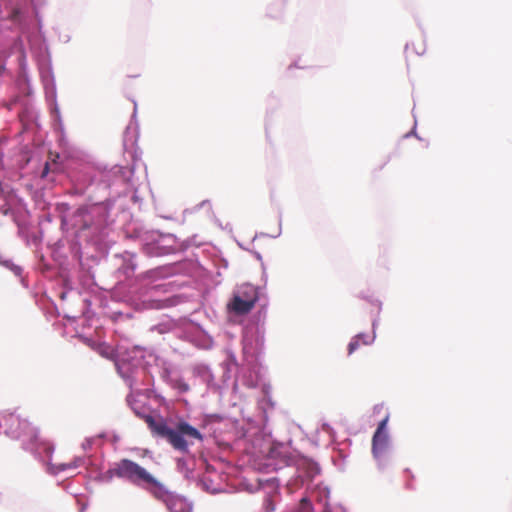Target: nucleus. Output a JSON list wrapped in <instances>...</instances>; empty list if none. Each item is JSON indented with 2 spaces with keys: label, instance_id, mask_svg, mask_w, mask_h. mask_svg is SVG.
Wrapping results in <instances>:
<instances>
[{
  "label": "nucleus",
  "instance_id": "37",
  "mask_svg": "<svg viewBox=\"0 0 512 512\" xmlns=\"http://www.w3.org/2000/svg\"><path fill=\"white\" fill-rule=\"evenodd\" d=\"M96 438L95 437H87L84 439V441L81 444V447L83 450L87 451L92 448V446L95 443Z\"/></svg>",
  "mask_w": 512,
  "mask_h": 512
},
{
  "label": "nucleus",
  "instance_id": "48",
  "mask_svg": "<svg viewBox=\"0 0 512 512\" xmlns=\"http://www.w3.org/2000/svg\"><path fill=\"white\" fill-rule=\"evenodd\" d=\"M227 228H229L230 230L232 229V228H231V225H230L229 223H228V224H226L225 229H227Z\"/></svg>",
  "mask_w": 512,
  "mask_h": 512
},
{
  "label": "nucleus",
  "instance_id": "41",
  "mask_svg": "<svg viewBox=\"0 0 512 512\" xmlns=\"http://www.w3.org/2000/svg\"><path fill=\"white\" fill-rule=\"evenodd\" d=\"M205 205H210V201L209 200H203L201 203L196 205V208L199 209V208L204 207Z\"/></svg>",
  "mask_w": 512,
  "mask_h": 512
},
{
  "label": "nucleus",
  "instance_id": "39",
  "mask_svg": "<svg viewBox=\"0 0 512 512\" xmlns=\"http://www.w3.org/2000/svg\"><path fill=\"white\" fill-rule=\"evenodd\" d=\"M239 246H240L241 248H243V249H244V247H243L241 244H239ZM245 250H248V251H249V249H248V248H245ZM250 252L253 254V256H254V257H255L259 262H261L262 267H264L263 258H262L261 253H260V252H258V251H255V250H250Z\"/></svg>",
  "mask_w": 512,
  "mask_h": 512
},
{
  "label": "nucleus",
  "instance_id": "26",
  "mask_svg": "<svg viewBox=\"0 0 512 512\" xmlns=\"http://www.w3.org/2000/svg\"><path fill=\"white\" fill-rule=\"evenodd\" d=\"M26 225L28 228L27 231L24 234H22L18 231L19 235L26 240L28 245H34V246L39 245L41 243L42 237H43L42 230H40L38 232L32 231L31 226L29 225V222H28V217L26 218Z\"/></svg>",
  "mask_w": 512,
  "mask_h": 512
},
{
  "label": "nucleus",
  "instance_id": "14",
  "mask_svg": "<svg viewBox=\"0 0 512 512\" xmlns=\"http://www.w3.org/2000/svg\"><path fill=\"white\" fill-rule=\"evenodd\" d=\"M27 10L11 0H0V28H24L27 23Z\"/></svg>",
  "mask_w": 512,
  "mask_h": 512
},
{
  "label": "nucleus",
  "instance_id": "44",
  "mask_svg": "<svg viewBox=\"0 0 512 512\" xmlns=\"http://www.w3.org/2000/svg\"><path fill=\"white\" fill-rule=\"evenodd\" d=\"M323 429L326 430V431H329L331 429L330 425L327 424V423H324L323 424Z\"/></svg>",
  "mask_w": 512,
  "mask_h": 512
},
{
  "label": "nucleus",
  "instance_id": "28",
  "mask_svg": "<svg viewBox=\"0 0 512 512\" xmlns=\"http://www.w3.org/2000/svg\"><path fill=\"white\" fill-rule=\"evenodd\" d=\"M0 266L6 268L11 271L16 277H21L23 273V269L21 266L15 264L12 259L6 258L4 255L0 253Z\"/></svg>",
  "mask_w": 512,
  "mask_h": 512
},
{
  "label": "nucleus",
  "instance_id": "46",
  "mask_svg": "<svg viewBox=\"0 0 512 512\" xmlns=\"http://www.w3.org/2000/svg\"><path fill=\"white\" fill-rule=\"evenodd\" d=\"M49 269H50L49 265L44 263L43 264V270H49Z\"/></svg>",
  "mask_w": 512,
  "mask_h": 512
},
{
  "label": "nucleus",
  "instance_id": "32",
  "mask_svg": "<svg viewBox=\"0 0 512 512\" xmlns=\"http://www.w3.org/2000/svg\"><path fill=\"white\" fill-rule=\"evenodd\" d=\"M88 477L98 483H104V474L101 469L94 463V466L89 470Z\"/></svg>",
  "mask_w": 512,
  "mask_h": 512
},
{
  "label": "nucleus",
  "instance_id": "18",
  "mask_svg": "<svg viewBox=\"0 0 512 512\" xmlns=\"http://www.w3.org/2000/svg\"><path fill=\"white\" fill-rule=\"evenodd\" d=\"M225 419V416L219 413L204 414L199 426L211 437L217 438L222 433L221 425Z\"/></svg>",
  "mask_w": 512,
  "mask_h": 512
},
{
  "label": "nucleus",
  "instance_id": "8",
  "mask_svg": "<svg viewBox=\"0 0 512 512\" xmlns=\"http://www.w3.org/2000/svg\"><path fill=\"white\" fill-rule=\"evenodd\" d=\"M150 355H157V353L154 349L136 347L115 361L118 374L130 389L154 382V376L150 371L154 363L150 360Z\"/></svg>",
  "mask_w": 512,
  "mask_h": 512
},
{
  "label": "nucleus",
  "instance_id": "23",
  "mask_svg": "<svg viewBox=\"0 0 512 512\" xmlns=\"http://www.w3.org/2000/svg\"><path fill=\"white\" fill-rule=\"evenodd\" d=\"M40 453L42 459L37 460L45 465L47 473L55 476L58 475L60 472H64L68 469H71L70 463L53 464L51 462L54 451L51 453V455H48V453L44 449H40Z\"/></svg>",
  "mask_w": 512,
  "mask_h": 512
},
{
  "label": "nucleus",
  "instance_id": "34",
  "mask_svg": "<svg viewBox=\"0 0 512 512\" xmlns=\"http://www.w3.org/2000/svg\"><path fill=\"white\" fill-rule=\"evenodd\" d=\"M222 365L230 367V368L234 369L235 371H239V364H238L237 358H236L235 354L231 351L227 352L226 359L224 360Z\"/></svg>",
  "mask_w": 512,
  "mask_h": 512
},
{
  "label": "nucleus",
  "instance_id": "36",
  "mask_svg": "<svg viewBox=\"0 0 512 512\" xmlns=\"http://www.w3.org/2000/svg\"><path fill=\"white\" fill-rule=\"evenodd\" d=\"M50 173H51L50 164H49V162L46 161L39 172V177H40V179H46L47 177H49Z\"/></svg>",
  "mask_w": 512,
  "mask_h": 512
},
{
  "label": "nucleus",
  "instance_id": "30",
  "mask_svg": "<svg viewBox=\"0 0 512 512\" xmlns=\"http://www.w3.org/2000/svg\"><path fill=\"white\" fill-rule=\"evenodd\" d=\"M259 408L262 410V421L266 423L268 420V409L272 410L274 408V403L268 395H265L259 402Z\"/></svg>",
  "mask_w": 512,
  "mask_h": 512
},
{
  "label": "nucleus",
  "instance_id": "24",
  "mask_svg": "<svg viewBox=\"0 0 512 512\" xmlns=\"http://www.w3.org/2000/svg\"><path fill=\"white\" fill-rule=\"evenodd\" d=\"M233 295H239L240 298L246 301H252L255 304L259 299V288L246 283L239 286L234 292Z\"/></svg>",
  "mask_w": 512,
  "mask_h": 512
},
{
  "label": "nucleus",
  "instance_id": "21",
  "mask_svg": "<svg viewBox=\"0 0 512 512\" xmlns=\"http://www.w3.org/2000/svg\"><path fill=\"white\" fill-rule=\"evenodd\" d=\"M387 418L382 420L373 436V452L375 455L383 452L388 443V436L385 432Z\"/></svg>",
  "mask_w": 512,
  "mask_h": 512
},
{
  "label": "nucleus",
  "instance_id": "49",
  "mask_svg": "<svg viewBox=\"0 0 512 512\" xmlns=\"http://www.w3.org/2000/svg\"><path fill=\"white\" fill-rule=\"evenodd\" d=\"M248 385H249V386H255L256 384H255V383H253V382H251V383H249Z\"/></svg>",
  "mask_w": 512,
  "mask_h": 512
},
{
  "label": "nucleus",
  "instance_id": "10",
  "mask_svg": "<svg viewBox=\"0 0 512 512\" xmlns=\"http://www.w3.org/2000/svg\"><path fill=\"white\" fill-rule=\"evenodd\" d=\"M0 213L11 216L20 233L24 234L27 231L26 218L29 216V211L17 193L9 185L2 183H0Z\"/></svg>",
  "mask_w": 512,
  "mask_h": 512
},
{
  "label": "nucleus",
  "instance_id": "11",
  "mask_svg": "<svg viewBox=\"0 0 512 512\" xmlns=\"http://www.w3.org/2000/svg\"><path fill=\"white\" fill-rule=\"evenodd\" d=\"M149 480H146L143 487L157 500L162 501L169 512H192L193 503L186 497L169 491L164 484L149 473Z\"/></svg>",
  "mask_w": 512,
  "mask_h": 512
},
{
  "label": "nucleus",
  "instance_id": "2",
  "mask_svg": "<svg viewBox=\"0 0 512 512\" xmlns=\"http://www.w3.org/2000/svg\"><path fill=\"white\" fill-rule=\"evenodd\" d=\"M263 434L269 447L260 461V469L265 473L275 472L277 476L266 480L259 479V484L264 490L269 489L265 491L263 500L264 512H274L280 485H284L289 493L303 487L309 489L321 468L314 459L292 452L283 443L273 442L271 432H267L266 427L263 428Z\"/></svg>",
  "mask_w": 512,
  "mask_h": 512
},
{
  "label": "nucleus",
  "instance_id": "17",
  "mask_svg": "<svg viewBox=\"0 0 512 512\" xmlns=\"http://www.w3.org/2000/svg\"><path fill=\"white\" fill-rule=\"evenodd\" d=\"M314 493L317 495V502L318 505H320L318 512H332L328 502L330 495L329 488L325 485L319 484L315 486ZM298 512H315V508L308 497L304 496L301 498Z\"/></svg>",
  "mask_w": 512,
  "mask_h": 512
},
{
  "label": "nucleus",
  "instance_id": "31",
  "mask_svg": "<svg viewBox=\"0 0 512 512\" xmlns=\"http://www.w3.org/2000/svg\"><path fill=\"white\" fill-rule=\"evenodd\" d=\"M222 386H228V382L233 378L236 377L238 371H235L234 369L222 365Z\"/></svg>",
  "mask_w": 512,
  "mask_h": 512
},
{
  "label": "nucleus",
  "instance_id": "9",
  "mask_svg": "<svg viewBox=\"0 0 512 512\" xmlns=\"http://www.w3.org/2000/svg\"><path fill=\"white\" fill-rule=\"evenodd\" d=\"M189 245V241H182L178 244V238L174 234L151 230V233L144 238L141 250L148 257H161L184 252Z\"/></svg>",
  "mask_w": 512,
  "mask_h": 512
},
{
  "label": "nucleus",
  "instance_id": "38",
  "mask_svg": "<svg viewBox=\"0 0 512 512\" xmlns=\"http://www.w3.org/2000/svg\"><path fill=\"white\" fill-rule=\"evenodd\" d=\"M280 235H281V220L279 221V229H278L277 234H275V235H271V237H272V238H277V237H279ZM258 237H270V235H269V234H267V233H264V232H261V233H259V234L257 233V234L253 237L252 242H254V241H255V239H256V238H258Z\"/></svg>",
  "mask_w": 512,
  "mask_h": 512
},
{
  "label": "nucleus",
  "instance_id": "42",
  "mask_svg": "<svg viewBox=\"0 0 512 512\" xmlns=\"http://www.w3.org/2000/svg\"><path fill=\"white\" fill-rule=\"evenodd\" d=\"M348 355H352V339L347 344Z\"/></svg>",
  "mask_w": 512,
  "mask_h": 512
},
{
  "label": "nucleus",
  "instance_id": "33",
  "mask_svg": "<svg viewBox=\"0 0 512 512\" xmlns=\"http://www.w3.org/2000/svg\"><path fill=\"white\" fill-rule=\"evenodd\" d=\"M172 328H173V324L171 322H162V323L153 325L150 328V331L157 332L159 334H165V333L170 332L172 330Z\"/></svg>",
  "mask_w": 512,
  "mask_h": 512
},
{
  "label": "nucleus",
  "instance_id": "27",
  "mask_svg": "<svg viewBox=\"0 0 512 512\" xmlns=\"http://www.w3.org/2000/svg\"><path fill=\"white\" fill-rule=\"evenodd\" d=\"M166 384L170 385L174 390H176L179 394L186 393L190 390L189 384L182 378L177 377L173 378L172 374L170 375L169 381H164Z\"/></svg>",
  "mask_w": 512,
  "mask_h": 512
},
{
  "label": "nucleus",
  "instance_id": "5",
  "mask_svg": "<svg viewBox=\"0 0 512 512\" xmlns=\"http://www.w3.org/2000/svg\"><path fill=\"white\" fill-rule=\"evenodd\" d=\"M4 76L15 81L21 94L7 103V108L12 110L15 105L24 100L23 97L29 96L32 91L27 68V53L23 39L20 36L0 49V77Z\"/></svg>",
  "mask_w": 512,
  "mask_h": 512
},
{
  "label": "nucleus",
  "instance_id": "12",
  "mask_svg": "<svg viewBox=\"0 0 512 512\" xmlns=\"http://www.w3.org/2000/svg\"><path fill=\"white\" fill-rule=\"evenodd\" d=\"M104 474V483H110L114 477L124 479L143 489L146 480H149V472L138 463L124 458L114 463Z\"/></svg>",
  "mask_w": 512,
  "mask_h": 512
},
{
  "label": "nucleus",
  "instance_id": "43",
  "mask_svg": "<svg viewBox=\"0 0 512 512\" xmlns=\"http://www.w3.org/2000/svg\"><path fill=\"white\" fill-rule=\"evenodd\" d=\"M95 438H96V439H97V438L105 439V438H106V433L102 432V433H100L99 435H97Z\"/></svg>",
  "mask_w": 512,
  "mask_h": 512
},
{
  "label": "nucleus",
  "instance_id": "15",
  "mask_svg": "<svg viewBox=\"0 0 512 512\" xmlns=\"http://www.w3.org/2000/svg\"><path fill=\"white\" fill-rule=\"evenodd\" d=\"M40 76L45 90V97L50 106V112L53 120L57 122L61 131H63V123L61 119L60 109L57 103V92L52 68H40Z\"/></svg>",
  "mask_w": 512,
  "mask_h": 512
},
{
  "label": "nucleus",
  "instance_id": "29",
  "mask_svg": "<svg viewBox=\"0 0 512 512\" xmlns=\"http://www.w3.org/2000/svg\"><path fill=\"white\" fill-rule=\"evenodd\" d=\"M94 460L91 456H76L73 461L70 462L71 469L79 467H85L88 471L94 466Z\"/></svg>",
  "mask_w": 512,
  "mask_h": 512
},
{
  "label": "nucleus",
  "instance_id": "40",
  "mask_svg": "<svg viewBox=\"0 0 512 512\" xmlns=\"http://www.w3.org/2000/svg\"><path fill=\"white\" fill-rule=\"evenodd\" d=\"M83 341L90 347H94L95 341L88 337H82Z\"/></svg>",
  "mask_w": 512,
  "mask_h": 512
},
{
  "label": "nucleus",
  "instance_id": "45",
  "mask_svg": "<svg viewBox=\"0 0 512 512\" xmlns=\"http://www.w3.org/2000/svg\"><path fill=\"white\" fill-rule=\"evenodd\" d=\"M184 464H185L184 460H182V459H179V460H178V466H179V467H180V466H184Z\"/></svg>",
  "mask_w": 512,
  "mask_h": 512
},
{
  "label": "nucleus",
  "instance_id": "3",
  "mask_svg": "<svg viewBox=\"0 0 512 512\" xmlns=\"http://www.w3.org/2000/svg\"><path fill=\"white\" fill-rule=\"evenodd\" d=\"M138 258L137 253L127 250L107 258L110 273L119 285L122 301L135 311L159 310L178 305L179 295L163 299L157 297L161 285L152 282L158 276L157 270L136 273Z\"/></svg>",
  "mask_w": 512,
  "mask_h": 512
},
{
  "label": "nucleus",
  "instance_id": "1",
  "mask_svg": "<svg viewBox=\"0 0 512 512\" xmlns=\"http://www.w3.org/2000/svg\"><path fill=\"white\" fill-rule=\"evenodd\" d=\"M115 199L71 205L65 201L44 204L39 224L59 221L61 237L51 246V255L60 265L77 266L85 281L93 280L92 269L106 259L115 243L111 237L110 207Z\"/></svg>",
  "mask_w": 512,
  "mask_h": 512
},
{
  "label": "nucleus",
  "instance_id": "35",
  "mask_svg": "<svg viewBox=\"0 0 512 512\" xmlns=\"http://www.w3.org/2000/svg\"><path fill=\"white\" fill-rule=\"evenodd\" d=\"M73 284L68 278L63 279V291L60 293V298L64 300L69 292L73 290Z\"/></svg>",
  "mask_w": 512,
  "mask_h": 512
},
{
  "label": "nucleus",
  "instance_id": "7",
  "mask_svg": "<svg viewBox=\"0 0 512 512\" xmlns=\"http://www.w3.org/2000/svg\"><path fill=\"white\" fill-rule=\"evenodd\" d=\"M0 429L9 438L20 440L22 449L30 452L35 459H42L40 449H44L48 455H51L55 449L51 442L40 438L36 427L15 413L1 415Z\"/></svg>",
  "mask_w": 512,
  "mask_h": 512
},
{
  "label": "nucleus",
  "instance_id": "19",
  "mask_svg": "<svg viewBox=\"0 0 512 512\" xmlns=\"http://www.w3.org/2000/svg\"><path fill=\"white\" fill-rule=\"evenodd\" d=\"M193 375L198 378L202 383H204L208 389L210 390H218L221 389L222 386L218 385L214 381V375L210 369V367L206 364H197L193 368Z\"/></svg>",
  "mask_w": 512,
  "mask_h": 512
},
{
  "label": "nucleus",
  "instance_id": "22",
  "mask_svg": "<svg viewBox=\"0 0 512 512\" xmlns=\"http://www.w3.org/2000/svg\"><path fill=\"white\" fill-rule=\"evenodd\" d=\"M149 357L150 360H153L154 367L158 369L160 378L163 381H169L173 371V363L159 354L150 355Z\"/></svg>",
  "mask_w": 512,
  "mask_h": 512
},
{
  "label": "nucleus",
  "instance_id": "25",
  "mask_svg": "<svg viewBox=\"0 0 512 512\" xmlns=\"http://www.w3.org/2000/svg\"><path fill=\"white\" fill-rule=\"evenodd\" d=\"M151 233V230L144 228L142 225H133L126 231V237L129 239L138 240L141 247L144 245V238Z\"/></svg>",
  "mask_w": 512,
  "mask_h": 512
},
{
  "label": "nucleus",
  "instance_id": "47",
  "mask_svg": "<svg viewBox=\"0 0 512 512\" xmlns=\"http://www.w3.org/2000/svg\"><path fill=\"white\" fill-rule=\"evenodd\" d=\"M119 440V437L117 435H114V441L117 442Z\"/></svg>",
  "mask_w": 512,
  "mask_h": 512
},
{
  "label": "nucleus",
  "instance_id": "13",
  "mask_svg": "<svg viewBox=\"0 0 512 512\" xmlns=\"http://www.w3.org/2000/svg\"><path fill=\"white\" fill-rule=\"evenodd\" d=\"M264 345V336L258 327L244 330L242 338L243 358L251 373L260 376L259 356Z\"/></svg>",
  "mask_w": 512,
  "mask_h": 512
},
{
  "label": "nucleus",
  "instance_id": "20",
  "mask_svg": "<svg viewBox=\"0 0 512 512\" xmlns=\"http://www.w3.org/2000/svg\"><path fill=\"white\" fill-rule=\"evenodd\" d=\"M254 305L252 301H246L239 295H233L227 304V309L231 315L243 316L248 314Z\"/></svg>",
  "mask_w": 512,
  "mask_h": 512
},
{
  "label": "nucleus",
  "instance_id": "16",
  "mask_svg": "<svg viewBox=\"0 0 512 512\" xmlns=\"http://www.w3.org/2000/svg\"><path fill=\"white\" fill-rule=\"evenodd\" d=\"M174 334L177 338L199 348L208 349L213 344L212 337L199 324L191 323L182 329L175 330Z\"/></svg>",
  "mask_w": 512,
  "mask_h": 512
},
{
  "label": "nucleus",
  "instance_id": "4",
  "mask_svg": "<svg viewBox=\"0 0 512 512\" xmlns=\"http://www.w3.org/2000/svg\"><path fill=\"white\" fill-rule=\"evenodd\" d=\"M132 171L127 167L114 165L109 170L96 173L95 171L85 168L81 173L77 174L73 181L71 193L73 195H83L89 189L93 188L89 198L92 202H105L106 199L113 197L115 200L110 207L116 205L122 198L130 196L136 203L139 198L136 191H131L130 176Z\"/></svg>",
  "mask_w": 512,
  "mask_h": 512
},
{
  "label": "nucleus",
  "instance_id": "6",
  "mask_svg": "<svg viewBox=\"0 0 512 512\" xmlns=\"http://www.w3.org/2000/svg\"><path fill=\"white\" fill-rule=\"evenodd\" d=\"M134 411L138 417L146 422L154 436L165 439L175 450L183 454L189 452L190 439L203 441L204 436L200 430L183 419L177 421L174 427H170L161 415L154 417L135 409Z\"/></svg>",
  "mask_w": 512,
  "mask_h": 512
}]
</instances>
